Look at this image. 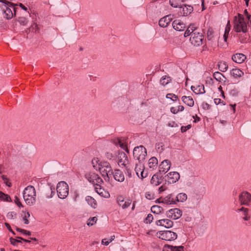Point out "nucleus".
Listing matches in <instances>:
<instances>
[{"instance_id":"obj_24","label":"nucleus","mask_w":251,"mask_h":251,"mask_svg":"<svg viewBox=\"0 0 251 251\" xmlns=\"http://www.w3.org/2000/svg\"><path fill=\"white\" fill-rule=\"evenodd\" d=\"M197 29L198 27L195 26L194 24H190L184 32V37H186L190 35L191 36L192 34L195 32Z\"/></svg>"},{"instance_id":"obj_2","label":"nucleus","mask_w":251,"mask_h":251,"mask_svg":"<svg viewBox=\"0 0 251 251\" xmlns=\"http://www.w3.org/2000/svg\"><path fill=\"white\" fill-rule=\"evenodd\" d=\"M98 170L106 181H109L110 177L113 175V171L110 163L106 161L100 162Z\"/></svg>"},{"instance_id":"obj_51","label":"nucleus","mask_w":251,"mask_h":251,"mask_svg":"<svg viewBox=\"0 0 251 251\" xmlns=\"http://www.w3.org/2000/svg\"><path fill=\"white\" fill-rule=\"evenodd\" d=\"M24 216L23 218V221H24V223L25 224H28L29 223V221L27 220V218L29 217L30 214L29 212L25 213Z\"/></svg>"},{"instance_id":"obj_38","label":"nucleus","mask_w":251,"mask_h":251,"mask_svg":"<svg viewBox=\"0 0 251 251\" xmlns=\"http://www.w3.org/2000/svg\"><path fill=\"white\" fill-rule=\"evenodd\" d=\"M95 190L97 193L102 197L108 198L110 196V195L108 193H106V195H103V191H104V189L101 187V184H100V186H96L95 187Z\"/></svg>"},{"instance_id":"obj_15","label":"nucleus","mask_w":251,"mask_h":251,"mask_svg":"<svg viewBox=\"0 0 251 251\" xmlns=\"http://www.w3.org/2000/svg\"><path fill=\"white\" fill-rule=\"evenodd\" d=\"M156 225L159 226H163L166 228L172 227L173 226V222L168 219H163L157 220Z\"/></svg>"},{"instance_id":"obj_41","label":"nucleus","mask_w":251,"mask_h":251,"mask_svg":"<svg viewBox=\"0 0 251 251\" xmlns=\"http://www.w3.org/2000/svg\"><path fill=\"white\" fill-rule=\"evenodd\" d=\"M142 170H144V166L142 165L141 163H139V164H136L135 168V172L138 177H140L141 172Z\"/></svg>"},{"instance_id":"obj_34","label":"nucleus","mask_w":251,"mask_h":251,"mask_svg":"<svg viewBox=\"0 0 251 251\" xmlns=\"http://www.w3.org/2000/svg\"><path fill=\"white\" fill-rule=\"evenodd\" d=\"M187 199V195L184 193H180L178 194L176 197V201L184 202L186 201Z\"/></svg>"},{"instance_id":"obj_23","label":"nucleus","mask_w":251,"mask_h":251,"mask_svg":"<svg viewBox=\"0 0 251 251\" xmlns=\"http://www.w3.org/2000/svg\"><path fill=\"white\" fill-rule=\"evenodd\" d=\"M113 176L114 179L119 182H123L125 180V176L122 171L120 170H115V172H113Z\"/></svg>"},{"instance_id":"obj_57","label":"nucleus","mask_w":251,"mask_h":251,"mask_svg":"<svg viewBox=\"0 0 251 251\" xmlns=\"http://www.w3.org/2000/svg\"><path fill=\"white\" fill-rule=\"evenodd\" d=\"M4 224H5V226H6V227L9 230V231H10L13 234L15 235V233L14 232V231L11 228V226H10V225L8 223H5Z\"/></svg>"},{"instance_id":"obj_6","label":"nucleus","mask_w":251,"mask_h":251,"mask_svg":"<svg viewBox=\"0 0 251 251\" xmlns=\"http://www.w3.org/2000/svg\"><path fill=\"white\" fill-rule=\"evenodd\" d=\"M203 36L198 28L193 33L190 38L191 43L194 46H200L202 45Z\"/></svg>"},{"instance_id":"obj_36","label":"nucleus","mask_w":251,"mask_h":251,"mask_svg":"<svg viewBox=\"0 0 251 251\" xmlns=\"http://www.w3.org/2000/svg\"><path fill=\"white\" fill-rule=\"evenodd\" d=\"M115 144L116 145H119L122 149L128 152V150L127 149V145L126 143L123 141L122 140L118 139L117 141L115 142Z\"/></svg>"},{"instance_id":"obj_55","label":"nucleus","mask_w":251,"mask_h":251,"mask_svg":"<svg viewBox=\"0 0 251 251\" xmlns=\"http://www.w3.org/2000/svg\"><path fill=\"white\" fill-rule=\"evenodd\" d=\"M147 176V173H145L144 172V170H142L141 172L140 177H139L141 178L142 179H143V178L146 177Z\"/></svg>"},{"instance_id":"obj_13","label":"nucleus","mask_w":251,"mask_h":251,"mask_svg":"<svg viewBox=\"0 0 251 251\" xmlns=\"http://www.w3.org/2000/svg\"><path fill=\"white\" fill-rule=\"evenodd\" d=\"M171 166V162L168 160H164L159 166V174H165L170 169Z\"/></svg>"},{"instance_id":"obj_56","label":"nucleus","mask_w":251,"mask_h":251,"mask_svg":"<svg viewBox=\"0 0 251 251\" xmlns=\"http://www.w3.org/2000/svg\"><path fill=\"white\" fill-rule=\"evenodd\" d=\"M15 203L19 207H22L23 205L17 197H15Z\"/></svg>"},{"instance_id":"obj_19","label":"nucleus","mask_w":251,"mask_h":251,"mask_svg":"<svg viewBox=\"0 0 251 251\" xmlns=\"http://www.w3.org/2000/svg\"><path fill=\"white\" fill-rule=\"evenodd\" d=\"M172 20L171 15H168L161 18L159 21V25L162 27H166Z\"/></svg>"},{"instance_id":"obj_9","label":"nucleus","mask_w":251,"mask_h":251,"mask_svg":"<svg viewBox=\"0 0 251 251\" xmlns=\"http://www.w3.org/2000/svg\"><path fill=\"white\" fill-rule=\"evenodd\" d=\"M180 178L179 174L177 172H172L168 173L165 176V181L169 184L176 183Z\"/></svg>"},{"instance_id":"obj_42","label":"nucleus","mask_w":251,"mask_h":251,"mask_svg":"<svg viewBox=\"0 0 251 251\" xmlns=\"http://www.w3.org/2000/svg\"><path fill=\"white\" fill-rule=\"evenodd\" d=\"M92 164L94 168L98 170L100 167V162L99 163V160L98 158H94L92 160Z\"/></svg>"},{"instance_id":"obj_62","label":"nucleus","mask_w":251,"mask_h":251,"mask_svg":"<svg viewBox=\"0 0 251 251\" xmlns=\"http://www.w3.org/2000/svg\"><path fill=\"white\" fill-rule=\"evenodd\" d=\"M170 110L171 112L173 114H176L178 112V110H176V108L174 107H172Z\"/></svg>"},{"instance_id":"obj_43","label":"nucleus","mask_w":251,"mask_h":251,"mask_svg":"<svg viewBox=\"0 0 251 251\" xmlns=\"http://www.w3.org/2000/svg\"><path fill=\"white\" fill-rule=\"evenodd\" d=\"M164 145L162 143H156L155 144V149L157 152L159 153H161L164 149Z\"/></svg>"},{"instance_id":"obj_46","label":"nucleus","mask_w":251,"mask_h":251,"mask_svg":"<svg viewBox=\"0 0 251 251\" xmlns=\"http://www.w3.org/2000/svg\"><path fill=\"white\" fill-rule=\"evenodd\" d=\"M214 37V31L212 28H209L207 32V38L208 40H212Z\"/></svg>"},{"instance_id":"obj_16","label":"nucleus","mask_w":251,"mask_h":251,"mask_svg":"<svg viewBox=\"0 0 251 251\" xmlns=\"http://www.w3.org/2000/svg\"><path fill=\"white\" fill-rule=\"evenodd\" d=\"M117 201L119 206H121L123 209L127 208L131 203V201L130 200L125 201L122 196H119L117 198Z\"/></svg>"},{"instance_id":"obj_29","label":"nucleus","mask_w":251,"mask_h":251,"mask_svg":"<svg viewBox=\"0 0 251 251\" xmlns=\"http://www.w3.org/2000/svg\"><path fill=\"white\" fill-rule=\"evenodd\" d=\"M231 75L235 78L240 77L244 75V73L239 69H233L230 72Z\"/></svg>"},{"instance_id":"obj_10","label":"nucleus","mask_w":251,"mask_h":251,"mask_svg":"<svg viewBox=\"0 0 251 251\" xmlns=\"http://www.w3.org/2000/svg\"><path fill=\"white\" fill-rule=\"evenodd\" d=\"M239 201L241 205H248L251 201V194L247 191L242 192L239 196Z\"/></svg>"},{"instance_id":"obj_26","label":"nucleus","mask_w":251,"mask_h":251,"mask_svg":"<svg viewBox=\"0 0 251 251\" xmlns=\"http://www.w3.org/2000/svg\"><path fill=\"white\" fill-rule=\"evenodd\" d=\"M161 202L162 203L166 204H173L176 203V201L172 198V194L169 195L163 198Z\"/></svg>"},{"instance_id":"obj_39","label":"nucleus","mask_w":251,"mask_h":251,"mask_svg":"<svg viewBox=\"0 0 251 251\" xmlns=\"http://www.w3.org/2000/svg\"><path fill=\"white\" fill-rule=\"evenodd\" d=\"M171 80V78L170 77L165 75L161 77L160 80V83L163 86H165L168 84Z\"/></svg>"},{"instance_id":"obj_52","label":"nucleus","mask_w":251,"mask_h":251,"mask_svg":"<svg viewBox=\"0 0 251 251\" xmlns=\"http://www.w3.org/2000/svg\"><path fill=\"white\" fill-rule=\"evenodd\" d=\"M16 216V213L14 212H9L7 214V218L9 219H14Z\"/></svg>"},{"instance_id":"obj_35","label":"nucleus","mask_w":251,"mask_h":251,"mask_svg":"<svg viewBox=\"0 0 251 251\" xmlns=\"http://www.w3.org/2000/svg\"><path fill=\"white\" fill-rule=\"evenodd\" d=\"M214 78L217 81L221 82L224 79H226V77L221 73L216 72L213 74Z\"/></svg>"},{"instance_id":"obj_49","label":"nucleus","mask_w":251,"mask_h":251,"mask_svg":"<svg viewBox=\"0 0 251 251\" xmlns=\"http://www.w3.org/2000/svg\"><path fill=\"white\" fill-rule=\"evenodd\" d=\"M16 230L18 231L21 232L22 233H23V234H25V235H31V232L30 231H26V230L22 229V228H20L18 227H16Z\"/></svg>"},{"instance_id":"obj_58","label":"nucleus","mask_w":251,"mask_h":251,"mask_svg":"<svg viewBox=\"0 0 251 251\" xmlns=\"http://www.w3.org/2000/svg\"><path fill=\"white\" fill-rule=\"evenodd\" d=\"M50 195L48 196L49 198H52L55 195L54 188H52V186L50 187Z\"/></svg>"},{"instance_id":"obj_5","label":"nucleus","mask_w":251,"mask_h":251,"mask_svg":"<svg viewBox=\"0 0 251 251\" xmlns=\"http://www.w3.org/2000/svg\"><path fill=\"white\" fill-rule=\"evenodd\" d=\"M238 16L239 19L234 23V29L237 32L242 31L243 33H246L248 29L247 24L244 21V18L240 14H238Z\"/></svg>"},{"instance_id":"obj_18","label":"nucleus","mask_w":251,"mask_h":251,"mask_svg":"<svg viewBox=\"0 0 251 251\" xmlns=\"http://www.w3.org/2000/svg\"><path fill=\"white\" fill-rule=\"evenodd\" d=\"M193 11V7L190 5H183L180 7V12L184 16L190 15Z\"/></svg>"},{"instance_id":"obj_33","label":"nucleus","mask_w":251,"mask_h":251,"mask_svg":"<svg viewBox=\"0 0 251 251\" xmlns=\"http://www.w3.org/2000/svg\"><path fill=\"white\" fill-rule=\"evenodd\" d=\"M219 69L220 71L225 72L228 68V65L226 61H221L218 63Z\"/></svg>"},{"instance_id":"obj_54","label":"nucleus","mask_w":251,"mask_h":251,"mask_svg":"<svg viewBox=\"0 0 251 251\" xmlns=\"http://www.w3.org/2000/svg\"><path fill=\"white\" fill-rule=\"evenodd\" d=\"M203 109L204 110H208L210 108V105L207 102H203L202 104Z\"/></svg>"},{"instance_id":"obj_50","label":"nucleus","mask_w":251,"mask_h":251,"mask_svg":"<svg viewBox=\"0 0 251 251\" xmlns=\"http://www.w3.org/2000/svg\"><path fill=\"white\" fill-rule=\"evenodd\" d=\"M10 240L11 244L13 245L14 246L17 245V243H18L22 242L21 239L19 240V239H14V238H13L12 237L10 238Z\"/></svg>"},{"instance_id":"obj_30","label":"nucleus","mask_w":251,"mask_h":251,"mask_svg":"<svg viewBox=\"0 0 251 251\" xmlns=\"http://www.w3.org/2000/svg\"><path fill=\"white\" fill-rule=\"evenodd\" d=\"M183 102L187 105L192 107L194 104V101L191 97L183 96L182 97Z\"/></svg>"},{"instance_id":"obj_4","label":"nucleus","mask_w":251,"mask_h":251,"mask_svg":"<svg viewBox=\"0 0 251 251\" xmlns=\"http://www.w3.org/2000/svg\"><path fill=\"white\" fill-rule=\"evenodd\" d=\"M58 196L60 199L66 198L69 194V186L65 181L59 182L56 187Z\"/></svg>"},{"instance_id":"obj_28","label":"nucleus","mask_w":251,"mask_h":251,"mask_svg":"<svg viewBox=\"0 0 251 251\" xmlns=\"http://www.w3.org/2000/svg\"><path fill=\"white\" fill-rule=\"evenodd\" d=\"M191 90L196 94H203L205 93L203 85H198L196 87L191 86Z\"/></svg>"},{"instance_id":"obj_53","label":"nucleus","mask_w":251,"mask_h":251,"mask_svg":"<svg viewBox=\"0 0 251 251\" xmlns=\"http://www.w3.org/2000/svg\"><path fill=\"white\" fill-rule=\"evenodd\" d=\"M191 127V125H187L186 126H182L181 127V132H185L187 130L189 129Z\"/></svg>"},{"instance_id":"obj_21","label":"nucleus","mask_w":251,"mask_h":251,"mask_svg":"<svg viewBox=\"0 0 251 251\" xmlns=\"http://www.w3.org/2000/svg\"><path fill=\"white\" fill-rule=\"evenodd\" d=\"M162 251H184V247L183 246H173L172 245H165Z\"/></svg>"},{"instance_id":"obj_8","label":"nucleus","mask_w":251,"mask_h":251,"mask_svg":"<svg viewBox=\"0 0 251 251\" xmlns=\"http://www.w3.org/2000/svg\"><path fill=\"white\" fill-rule=\"evenodd\" d=\"M85 178L94 185L100 186L103 181L100 176L95 173L90 172L85 175Z\"/></svg>"},{"instance_id":"obj_63","label":"nucleus","mask_w":251,"mask_h":251,"mask_svg":"<svg viewBox=\"0 0 251 251\" xmlns=\"http://www.w3.org/2000/svg\"><path fill=\"white\" fill-rule=\"evenodd\" d=\"M221 100L220 99H214V102L217 105L221 103Z\"/></svg>"},{"instance_id":"obj_12","label":"nucleus","mask_w":251,"mask_h":251,"mask_svg":"<svg viewBox=\"0 0 251 251\" xmlns=\"http://www.w3.org/2000/svg\"><path fill=\"white\" fill-rule=\"evenodd\" d=\"M32 29H35V32H39L40 30V25L39 23L40 18L38 17V13L35 12L34 10H32Z\"/></svg>"},{"instance_id":"obj_1","label":"nucleus","mask_w":251,"mask_h":251,"mask_svg":"<svg viewBox=\"0 0 251 251\" xmlns=\"http://www.w3.org/2000/svg\"><path fill=\"white\" fill-rule=\"evenodd\" d=\"M0 2L3 4L1 6V8L4 14V17L7 19H11L14 14H16L17 7H16L14 4L6 0H0Z\"/></svg>"},{"instance_id":"obj_60","label":"nucleus","mask_w":251,"mask_h":251,"mask_svg":"<svg viewBox=\"0 0 251 251\" xmlns=\"http://www.w3.org/2000/svg\"><path fill=\"white\" fill-rule=\"evenodd\" d=\"M105 156L107 159H110V160L113 157V155L112 153H110V152H107L105 154Z\"/></svg>"},{"instance_id":"obj_3","label":"nucleus","mask_w":251,"mask_h":251,"mask_svg":"<svg viewBox=\"0 0 251 251\" xmlns=\"http://www.w3.org/2000/svg\"><path fill=\"white\" fill-rule=\"evenodd\" d=\"M147 154L146 149L142 145L135 147L133 151L134 158L139 163H142L145 159Z\"/></svg>"},{"instance_id":"obj_40","label":"nucleus","mask_w":251,"mask_h":251,"mask_svg":"<svg viewBox=\"0 0 251 251\" xmlns=\"http://www.w3.org/2000/svg\"><path fill=\"white\" fill-rule=\"evenodd\" d=\"M151 211L155 214H158L162 212L163 209L162 207L158 205H153L151 207Z\"/></svg>"},{"instance_id":"obj_32","label":"nucleus","mask_w":251,"mask_h":251,"mask_svg":"<svg viewBox=\"0 0 251 251\" xmlns=\"http://www.w3.org/2000/svg\"><path fill=\"white\" fill-rule=\"evenodd\" d=\"M86 201L89 205H91L94 208H96L97 205V201L93 197L88 196L86 197Z\"/></svg>"},{"instance_id":"obj_31","label":"nucleus","mask_w":251,"mask_h":251,"mask_svg":"<svg viewBox=\"0 0 251 251\" xmlns=\"http://www.w3.org/2000/svg\"><path fill=\"white\" fill-rule=\"evenodd\" d=\"M237 211H243L244 217L243 219L245 221H248L250 220L251 217L248 215L249 209L247 208L242 207L239 208L237 210Z\"/></svg>"},{"instance_id":"obj_14","label":"nucleus","mask_w":251,"mask_h":251,"mask_svg":"<svg viewBox=\"0 0 251 251\" xmlns=\"http://www.w3.org/2000/svg\"><path fill=\"white\" fill-rule=\"evenodd\" d=\"M23 197L26 204H30L31 201V185L26 187L23 192Z\"/></svg>"},{"instance_id":"obj_17","label":"nucleus","mask_w":251,"mask_h":251,"mask_svg":"<svg viewBox=\"0 0 251 251\" xmlns=\"http://www.w3.org/2000/svg\"><path fill=\"white\" fill-rule=\"evenodd\" d=\"M173 28L178 31H182L185 28V25L179 20H175L172 23Z\"/></svg>"},{"instance_id":"obj_61","label":"nucleus","mask_w":251,"mask_h":251,"mask_svg":"<svg viewBox=\"0 0 251 251\" xmlns=\"http://www.w3.org/2000/svg\"><path fill=\"white\" fill-rule=\"evenodd\" d=\"M110 243L109 241H106V239H102L101 241L102 244L105 246H107Z\"/></svg>"},{"instance_id":"obj_45","label":"nucleus","mask_w":251,"mask_h":251,"mask_svg":"<svg viewBox=\"0 0 251 251\" xmlns=\"http://www.w3.org/2000/svg\"><path fill=\"white\" fill-rule=\"evenodd\" d=\"M167 99H170L173 101H176L178 99L177 96L173 93H169L166 96Z\"/></svg>"},{"instance_id":"obj_48","label":"nucleus","mask_w":251,"mask_h":251,"mask_svg":"<svg viewBox=\"0 0 251 251\" xmlns=\"http://www.w3.org/2000/svg\"><path fill=\"white\" fill-rule=\"evenodd\" d=\"M2 179L4 181V183L8 186L11 187L12 184L9 181V179L6 177V176L4 175H2L1 176Z\"/></svg>"},{"instance_id":"obj_25","label":"nucleus","mask_w":251,"mask_h":251,"mask_svg":"<svg viewBox=\"0 0 251 251\" xmlns=\"http://www.w3.org/2000/svg\"><path fill=\"white\" fill-rule=\"evenodd\" d=\"M157 165L158 160L155 157H152L149 160L148 165L151 170H153L155 169L157 167Z\"/></svg>"},{"instance_id":"obj_59","label":"nucleus","mask_w":251,"mask_h":251,"mask_svg":"<svg viewBox=\"0 0 251 251\" xmlns=\"http://www.w3.org/2000/svg\"><path fill=\"white\" fill-rule=\"evenodd\" d=\"M166 189H167L166 186L164 185H163L159 188L158 191H159V193H161V192L164 191L165 190H166Z\"/></svg>"},{"instance_id":"obj_44","label":"nucleus","mask_w":251,"mask_h":251,"mask_svg":"<svg viewBox=\"0 0 251 251\" xmlns=\"http://www.w3.org/2000/svg\"><path fill=\"white\" fill-rule=\"evenodd\" d=\"M97 220H98V219L96 217H93L92 218H90L87 221V225L88 226H92L95 224L96 223Z\"/></svg>"},{"instance_id":"obj_37","label":"nucleus","mask_w":251,"mask_h":251,"mask_svg":"<svg viewBox=\"0 0 251 251\" xmlns=\"http://www.w3.org/2000/svg\"><path fill=\"white\" fill-rule=\"evenodd\" d=\"M0 200L1 201L11 202L12 201V199L9 195L3 193L1 191H0Z\"/></svg>"},{"instance_id":"obj_27","label":"nucleus","mask_w":251,"mask_h":251,"mask_svg":"<svg viewBox=\"0 0 251 251\" xmlns=\"http://www.w3.org/2000/svg\"><path fill=\"white\" fill-rule=\"evenodd\" d=\"M161 177L162 176H160L158 174H154L151 180V183L155 186L159 185L161 183Z\"/></svg>"},{"instance_id":"obj_7","label":"nucleus","mask_w":251,"mask_h":251,"mask_svg":"<svg viewBox=\"0 0 251 251\" xmlns=\"http://www.w3.org/2000/svg\"><path fill=\"white\" fill-rule=\"evenodd\" d=\"M159 238L166 241H174L177 237V234L170 230L160 231L157 232Z\"/></svg>"},{"instance_id":"obj_11","label":"nucleus","mask_w":251,"mask_h":251,"mask_svg":"<svg viewBox=\"0 0 251 251\" xmlns=\"http://www.w3.org/2000/svg\"><path fill=\"white\" fill-rule=\"evenodd\" d=\"M167 216L174 220L179 218L182 215V211L178 208L171 209L166 212Z\"/></svg>"},{"instance_id":"obj_20","label":"nucleus","mask_w":251,"mask_h":251,"mask_svg":"<svg viewBox=\"0 0 251 251\" xmlns=\"http://www.w3.org/2000/svg\"><path fill=\"white\" fill-rule=\"evenodd\" d=\"M118 164L119 165H123L126 166L128 163V158L127 155L123 151L119 153L118 157Z\"/></svg>"},{"instance_id":"obj_64","label":"nucleus","mask_w":251,"mask_h":251,"mask_svg":"<svg viewBox=\"0 0 251 251\" xmlns=\"http://www.w3.org/2000/svg\"><path fill=\"white\" fill-rule=\"evenodd\" d=\"M184 108L183 106L179 105V106H178L177 110H178V112L179 111H182L184 110Z\"/></svg>"},{"instance_id":"obj_47","label":"nucleus","mask_w":251,"mask_h":251,"mask_svg":"<svg viewBox=\"0 0 251 251\" xmlns=\"http://www.w3.org/2000/svg\"><path fill=\"white\" fill-rule=\"evenodd\" d=\"M153 217L151 214H149L145 219L144 222L147 224H150L153 220Z\"/></svg>"},{"instance_id":"obj_22","label":"nucleus","mask_w":251,"mask_h":251,"mask_svg":"<svg viewBox=\"0 0 251 251\" xmlns=\"http://www.w3.org/2000/svg\"><path fill=\"white\" fill-rule=\"evenodd\" d=\"M246 59V56L243 53H237L232 55V60L237 63H242Z\"/></svg>"}]
</instances>
